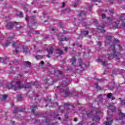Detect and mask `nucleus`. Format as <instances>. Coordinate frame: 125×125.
I'll list each match as a JSON object with an SVG mask.
<instances>
[{
	"instance_id": "obj_1",
	"label": "nucleus",
	"mask_w": 125,
	"mask_h": 125,
	"mask_svg": "<svg viewBox=\"0 0 125 125\" xmlns=\"http://www.w3.org/2000/svg\"><path fill=\"white\" fill-rule=\"evenodd\" d=\"M22 82H20L18 81H13L8 85H7L6 87L7 88H8V89H11V88H14L15 90H17V89H20V88H22L23 87L27 88L28 86H31V84L30 83H27L26 82H23L24 84L26 85L25 86L22 84Z\"/></svg>"
},
{
	"instance_id": "obj_2",
	"label": "nucleus",
	"mask_w": 125,
	"mask_h": 125,
	"mask_svg": "<svg viewBox=\"0 0 125 125\" xmlns=\"http://www.w3.org/2000/svg\"><path fill=\"white\" fill-rule=\"evenodd\" d=\"M111 50L107 51L108 55H106V57L110 60L112 58H116V59L119 60L122 57L121 56V53H118L117 54L116 51L115 50V44H113L111 46Z\"/></svg>"
},
{
	"instance_id": "obj_3",
	"label": "nucleus",
	"mask_w": 125,
	"mask_h": 125,
	"mask_svg": "<svg viewBox=\"0 0 125 125\" xmlns=\"http://www.w3.org/2000/svg\"><path fill=\"white\" fill-rule=\"evenodd\" d=\"M120 21H116L115 23V26H113V29L115 30V29H117V28H124V30H125V23H123L122 25L119 26L120 22L122 21H124V20H125V14H124L123 15L120 17Z\"/></svg>"
},
{
	"instance_id": "obj_4",
	"label": "nucleus",
	"mask_w": 125,
	"mask_h": 125,
	"mask_svg": "<svg viewBox=\"0 0 125 125\" xmlns=\"http://www.w3.org/2000/svg\"><path fill=\"white\" fill-rule=\"evenodd\" d=\"M106 106L108 108V110L107 111V116H110V117H113V115L111 114V113L113 112H115L116 111V107H115L114 104H108V105L106 104Z\"/></svg>"
},
{
	"instance_id": "obj_5",
	"label": "nucleus",
	"mask_w": 125,
	"mask_h": 125,
	"mask_svg": "<svg viewBox=\"0 0 125 125\" xmlns=\"http://www.w3.org/2000/svg\"><path fill=\"white\" fill-rule=\"evenodd\" d=\"M67 85H68V83H67V81H64L62 83V85L60 86H57V88H59L60 91L61 92H64V89L62 88V87L65 86V87H67Z\"/></svg>"
},
{
	"instance_id": "obj_6",
	"label": "nucleus",
	"mask_w": 125,
	"mask_h": 125,
	"mask_svg": "<svg viewBox=\"0 0 125 125\" xmlns=\"http://www.w3.org/2000/svg\"><path fill=\"white\" fill-rule=\"evenodd\" d=\"M52 75H54L55 76V78H57V77H61V76H62V72L60 71V70H55L54 74H51L50 75V76L51 78H53V76H52Z\"/></svg>"
},
{
	"instance_id": "obj_7",
	"label": "nucleus",
	"mask_w": 125,
	"mask_h": 125,
	"mask_svg": "<svg viewBox=\"0 0 125 125\" xmlns=\"http://www.w3.org/2000/svg\"><path fill=\"white\" fill-rule=\"evenodd\" d=\"M15 24L16 25H18V24H19V22L15 21L8 22L6 25L7 29H12V28H13V25H15Z\"/></svg>"
},
{
	"instance_id": "obj_8",
	"label": "nucleus",
	"mask_w": 125,
	"mask_h": 125,
	"mask_svg": "<svg viewBox=\"0 0 125 125\" xmlns=\"http://www.w3.org/2000/svg\"><path fill=\"white\" fill-rule=\"evenodd\" d=\"M35 20H36V18L35 17L31 16L30 17H26V21L27 22H31L32 24L35 23Z\"/></svg>"
},
{
	"instance_id": "obj_9",
	"label": "nucleus",
	"mask_w": 125,
	"mask_h": 125,
	"mask_svg": "<svg viewBox=\"0 0 125 125\" xmlns=\"http://www.w3.org/2000/svg\"><path fill=\"white\" fill-rule=\"evenodd\" d=\"M58 36V40H59L60 42H64V41H68V40H69L68 38H63V37H62V34L59 33V35H57Z\"/></svg>"
},
{
	"instance_id": "obj_10",
	"label": "nucleus",
	"mask_w": 125,
	"mask_h": 125,
	"mask_svg": "<svg viewBox=\"0 0 125 125\" xmlns=\"http://www.w3.org/2000/svg\"><path fill=\"white\" fill-rule=\"evenodd\" d=\"M13 47H15L16 48V51L15 52L17 53L19 50H20V49L19 48L20 47V45L18 44V43L16 42H14L13 43Z\"/></svg>"
},
{
	"instance_id": "obj_11",
	"label": "nucleus",
	"mask_w": 125,
	"mask_h": 125,
	"mask_svg": "<svg viewBox=\"0 0 125 125\" xmlns=\"http://www.w3.org/2000/svg\"><path fill=\"white\" fill-rule=\"evenodd\" d=\"M107 121L104 122L105 125H112V123H113V119L112 118L106 117Z\"/></svg>"
},
{
	"instance_id": "obj_12",
	"label": "nucleus",
	"mask_w": 125,
	"mask_h": 125,
	"mask_svg": "<svg viewBox=\"0 0 125 125\" xmlns=\"http://www.w3.org/2000/svg\"><path fill=\"white\" fill-rule=\"evenodd\" d=\"M82 115L83 117H85V116H86V117H89L90 115H92V112H90L88 110H84L83 111V113Z\"/></svg>"
},
{
	"instance_id": "obj_13",
	"label": "nucleus",
	"mask_w": 125,
	"mask_h": 125,
	"mask_svg": "<svg viewBox=\"0 0 125 125\" xmlns=\"http://www.w3.org/2000/svg\"><path fill=\"white\" fill-rule=\"evenodd\" d=\"M104 27H105V24H102V25H99L97 26L98 30H100L101 33H105V30H104Z\"/></svg>"
},
{
	"instance_id": "obj_14",
	"label": "nucleus",
	"mask_w": 125,
	"mask_h": 125,
	"mask_svg": "<svg viewBox=\"0 0 125 125\" xmlns=\"http://www.w3.org/2000/svg\"><path fill=\"white\" fill-rule=\"evenodd\" d=\"M79 63L81 71L84 70V69H85V67H86V65H85V64L83 62L82 60H80Z\"/></svg>"
},
{
	"instance_id": "obj_15",
	"label": "nucleus",
	"mask_w": 125,
	"mask_h": 125,
	"mask_svg": "<svg viewBox=\"0 0 125 125\" xmlns=\"http://www.w3.org/2000/svg\"><path fill=\"white\" fill-rule=\"evenodd\" d=\"M37 108H38L37 105H34L33 106H32L31 111L34 114V115H35V116H40L39 113H38V112L35 113V111L36 110V109H37Z\"/></svg>"
},
{
	"instance_id": "obj_16",
	"label": "nucleus",
	"mask_w": 125,
	"mask_h": 125,
	"mask_svg": "<svg viewBox=\"0 0 125 125\" xmlns=\"http://www.w3.org/2000/svg\"><path fill=\"white\" fill-rule=\"evenodd\" d=\"M49 48H50L49 50H48V48L46 49V50L48 51V54H52L53 53V48L52 46L49 47Z\"/></svg>"
},
{
	"instance_id": "obj_17",
	"label": "nucleus",
	"mask_w": 125,
	"mask_h": 125,
	"mask_svg": "<svg viewBox=\"0 0 125 125\" xmlns=\"http://www.w3.org/2000/svg\"><path fill=\"white\" fill-rule=\"evenodd\" d=\"M22 50L24 53H28L29 51L28 50V46H23L22 47Z\"/></svg>"
},
{
	"instance_id": "obj_18",
	"label": "nucleus",
	"mask_w": 125,
	"mask_h": 125,
	"mask_svg": "<svg viewBox=\"0 0 125 125\" xmlns=\"http://www.w3.org/2000/svg\"><path fill=\"white\" fill-rule=\"evenodd\" d=\"M111 39H112V36L106 37V39L105 42V43H110V42H111Z\"/></svg>"
},
{
	"instance_id": "obj_19",
	"label": "nucleus",
	"mask_w": 125,
	"mask_h": 125,
	"mask_svg": "<svg viewBox=\"0 0 125 125\" xmlns=\"http://www.w3.org/2000/svg\"><path fill=\"white\" fill-rule=\"evenodd\" d=\"M100 120V118H99V117L98 116H95L93 118V122H96L97 123H98V122H99Z\"/></svg>"
},
{
	"instance_id": "obj_20",
	"label": "nucleus",
	"mask_w": 125,
	"mask_h": 125,
	"mask_svg": "<svg viewBox=\"0 0 125 125\" xmlns=\"http://www.w3.org/2000/svg\"><path fill=\"white\" fill-rule=\"evenodd\" d=\"M85 15H86V13L84 11H82L81 13H80L79 15L80 17H82V16H85Z\"/></svg>"
},
{
	"instance_id": "obj_21",
	"label": "nucleus",
	"mask_w": 125,
	"mask_h": 125,
	"mask_svg": "<svg viewBox=\"0 0 125 125\" xmlns=\"http://www.w3.org/2000/svg\"><path fill=\"white\" fill-rule=\"evenodd\" d=\"M52 122L48 121V119H46L45 123H44L45 125H54V124H51Z\"/></svg>"
},
{
	"instance_id": "obj_22",
	"label": "nucleus",
	"mask_w": 125,
	"mask_h": 125,
	"mask_svg": "<svg viewBox=\"0 0 125 125\" xmlns=\"http://www.w3.org/2000/svg\"><path fill=\"white\" fill-rule=\"evenodd\" d=\"M65 94L66 97H67V96H70V95H71V94H72V93H71V92H70V91H69L68 89H66L65 90Z\"/></svg>"
},
{
	"instance_id": "obj_23",
	"label": "nucleus",
	"mask_w": 125,
	"mask_h": 125,
	"mask_svg": "<svg viewBox=\"0 0 125 125\" xmlns=\"http://www.w3.org/2000/svg\"><path fill=\"white\" fill-rule=\"evenodd\" d=\"M24 66H25V67H29V66H31V62H25L23 63Z\"/></svg>"
},
{
	"instance_id": "obj_24",
	"label": "nucleus",
	"mask_w": 125,
	"mask_h": 125,
	"mask_svg": "<svg viewBox=\"0 0 125 125\" xmlns=\"http://www.w3.org/2000/svg\"><path fill=\"white\" fill-rule=\"evenodd\" d=\"M105 12H108V14H113L114 13V9H111L110 10H106Z\"/></svg>"
},
{
	"instance_id": "obj_25",
	"label": "nucleus",
	"mask_w": 125,
	"mask_h": 125,
	"mask_svg": "<svg viewBox=\"0 0 125 125\" xmlns=\"http://www.w3.org/2000/svg\"><path fill=\"white\" fill-rule=\"evenodd\" d=\"M17 14L18 16H19V17H20L21 18H22V17H23V14L21 12H18Z\"/></svg>"
},
{
	"instance_id": "obj_26",
	"label": "nucleus",
	"mask_w": 125,
	"mask_h": 125,
	"mask_svg": "<svg viewBox=\"0 0 125 125\" xmlns=\"http://www.w3.org/2000/svg\"><path fill=\"white\" fill-rule=\"evenodd\" d=\"M57 50H58V54H59L60 55L63 54V51L62 50H61L60 48H57Z\"/></svg>"
},
{
	"instance_id": "obj_27",
	"label": "nucleus",
	"mask_w": 125,
	"mask_h": 125,
	"mask_svg": "<svg viewBox=\"0 0 125 125\" xmlns=\"http://www.w3.org/2000/svg\"><path fill=\"white\" fill-rule=\"evenodd\" d=\"M114 20H115L114 17H112V18L108 17L107 18V20L108 21H109L110 23H111V22H112V21H114Z\"/></svg>"
},
{
	"instance_id": "obj_28",
	"label": "nucleus",
	"mask_w": 125,
	"mask_h": 125,
	"mask_svg": "<svg viewBox=\"0 0 125 125\" xmlns=\"http://www.w3.org/2000/svg\"><path fill=\"white\" fill-rule=\"evenodd\" d=\"M6 58H0V62L1 63H5V61H6Z\"/></svg>"
},
{
	"instance_id": "obj_29",
	"label": "nucleus",
	"mask_w": 125,
	"mask_h": 125,
	"mask_svg": "<svg viewBox=\"0 0 125 125\" xmlns=\"http://www.w3.org/2000/svg\"><path fill=\"white\" fill-rule=\"evenodd\" d=\"M17 100H18V101H22V97L21 96V95H18V97H17Z\"/></svg>"
},
{
	"instance_id": "obj_30",
	"label": "nucleus",
	"mask_w": 125,
	"mask_h": 125,
	"mask_svg": "<svg viewBox=\"0 0 125 125\" xmlns=\"http://www.w3.org/2000/svg\"><path fill=\"white\" fill-rule=\"evenodd\" d=\"M119 116L121 118H125V114H124V113H122V112H120Z\"/></svg>"
},
{
	"instance_id": "obj_31",
	"label": "nucleus",
	"mask_w": 125,
	"mask_h": 125,
	"mask_svg": "<svg viewBox=\"0 0 125 125\" xmlns=\"http://www.w3.org/2000/svg\"><path fill=\"white\" fill-rule=\"evenodd\" d=\"M102 113V110L100 109V108H98V110L96 111V115H98L99 114H101Z\"/></svg>"
},
{
	"instance_id": "obj_32",
	"label": "nucleus",
	"mask_w": 125,
	"mask_h": 125,
	"mask_svg": "<svg viewBox=\"0 0 125 125\" xmlns=\"http://www.w3.org/2000/svg\"><path fill=\"white\" fill-rule=\"evenodd\" d=\"M71 62L72 65H74V64L76 63V59H75L74 58H72V60L71 61Z\"/></svg>"
},
{
	"instance_id": "obj_33",
	"label": "nucleus",
	"mask_w": 125,
	"mask_h": 125,
	"mask_svg": "<svg viewBox=\"0 0 125 125\" xmlns=\"http://www.w3.org/2000/svg\"><path fill=\"white\" fill-rule=\"evenodd\" d=\"M34 85L36 86V87L37 88H39V87H41V86L40 85V84H38V83L35 82L34 83Z\"/></svg>"
},
{
	"instance_id": "obj_34",
	"label": "nucleus",
	"mask_w": 125,
	"mask_h": 125,
	"mask_svg": "<svg viewBox=\"0 0 125 125\" xmlns=\"http://www.w3.org/2000/svg\"><path fill=\"white\" fill-rule=\"evenodd\" d=\"M36 59H37V60H39V59H42V56H36L35 57Z\"/></svg>"
},
{
	"instance_id": "obj_35",
	"label": "nucleus",
	"mask_w": 125,
	"mask_h": 125,
	"mask_svg": "<svg viewBox=\"0 0 125 125\" xmlns=\"http://www.w3.org/2000/svg\"><path fill=\"white\" fill-rule=\"evenodd\" d=\"M10 44V41H7V43L5 44L4 45H3V46H8Z\"/></svg>"
},
{
	"instance_id": "obj_36",
	"label": "nucleus",
	"mask_w": 125,
	"mask_h": 125,
	"mask_svg": "<svg viewBox=\"0 0 125 125\" xmlns=\"http://www.w3.org/2000/svg\"><path fill=\"white\" fill-rule=\"evenodd\" d=\"M112 93H108L106 95L107 98H111L112 97Z\"/></svg>"
},
{
	"instance_id": "obj_37",
	"label": "nucleus",
	"mask_w": 125,
	"mask_h": 125,
	"mask_svg": "<svg viewBox=\"0 0 125 125\" xmlns=\"http://www.w3.org/2000/svg\"><path fill=\"white\" fill-rule=\"evenodd\" d=\"M2 97L3 99V100H5V99H6V98H7V95H2Z\"/></svg>"
},
{
	"instance_id": "obj_38",
	"label": "nucleus",
	"mask_w": 125,
	"mask_h": 125,
	"mask_svg": "<svg viewBox=\"0 0 125 125\" xmlns=\"http://www.w3.org/2000/svg\"><path fill=\"white\" fill-rule=\"evenodd\" d=\"M19 110V108H18V107H15V109H14V113H17Z\"/></svg>"
},
{
	"instance_id": "obj_39",
	"label": "nucleus",
	"mask_w": 125,
	"mask_h": 125,
	"mask_svg": "<svg viewBox=\"0 0 125 125\" xmlns=\"http://www.w3.org/2000/svg\"><path fill=\"white\" fill-rule=\"evenodd\" d=\"M93 6L91 4H89L88 5V7H89L88 11H90L91 10V8H92Z\"/></svg>"
},
{
	"instance_id": "obj_40",
	"label": "nucleus",
	"mask_w": 125,
	"mask_h": 125,
	"mask_svg": "<svg viewBox=\"0 0 125 125\" xmlns=\"http://www.w3.org/2000/svg\"><path fill=\"white\" fill-rule=\"evenodd\" d=\"M121 104L122 106L125 105V101H121Z\"/></svg>"
},
{
	"instance_id": "obj_41",
	"label": "nucleus",
	"mask_w": 125,
	"mask_h": 125,
	"mask_svg": "<svg viewBox=\"0 0 125 125\" xmlns=\"http://www.w3.org/2000/svg\"><path fill=\"white\" fill-rule=\"evenodd\" d=\"M98 99L100 100V101H101L102 100V95H100L98 97Z\"/></svg>"
},
{
	"instance_id": "obj_42",
	"label": "nucleus",
	"mask_w": 125,
	"mask_h": 125,
	"mask_svg": "<svg viewBox=\"0 0 125 125\" xmlns=\"http://www.w3.org/2000/svg\"><path fill=\"white\" fill-rule=\"evenodd\" d=\"M54 118L55 119H58V120H60V117H59V115H55Z\"/></svg>"
},
{
	"instance_id": "obj_43",
	"label": "nucleus",
	"mask_w": 125,
	"mask_h": 125,
	"mask_svg": "<svg viewBox=\"0 0 125 125\" xmlns=\"http://www.w3.org/2000/svg\"><path fill=\"white\" fill-rule=\"evenodd\" d=\"M83 35H87L88 34V31H83Z\"/></svg>"
},
{
	"instance_id": "obj_44",
	"label": "nucleus",
	"mask_w": 125,
	"mask_h": 125,
	"mask_svg": "<svg viewBox=\"0 0 125 125\" xmlns=\"http://www.w3.org/2000/svg\"><path fill=\"white\" fill-rule=\"evenodd\" d=\"M102 17L103 19H105V18H106V15H105V14H103L102 15Z\"/></svg>"
},
{
	"instance_id": "obj_45",
	"label": "nucleus",
	"mask_w": 125,
	"mask_h": 125,
	"mask_svg": "<svg viewBox=\"0 0 125 125\" xmlns=\"http://www.w3.org/2000/svg\"><path fill=\"white\" fill-rule=\"evenodd\" d=\"M14 64H18V60H15L13 61Z\"/></svg>"
},
{
	"instance_id": "obj_46",
	"label": "nucleus",
	"mask_w": 125,
	"mask_h": 125,
	"mask_svg": "<svg viewBox=\"0 0 125 125\" xmlns=\"http://www.w3.org/2000/svg\"><path fill=\"white\" fill-rule=\"evenodd\" d=\"M102 65L103 66H104V67H105V66H107V64H106V62H105V61L102 62Z\"/></svg>"
},
{
	"instance_id": "obj_47",
	"label": "nucleus",
	"mask_w": 125,
	"mask_h": 125,
	"mask_svg": "<svg viewBox=\"0 0 125 125\" xmlns=\"http://www.w3.org/2000/svg\"><path fill=\"white\" fill-rule=\"evenodd\" d=\"M94 86H95V87L96 88H99V86H98V83H95L94 84Z\"/></svg>"
},
{
	"instance_id": "obj_48",
	"label": "nucleus",
	"mask_w": 125,
	"mask_h": 125,
	"mask_svg": "<svg viewBox=\"0 0 125 125\" xmlns=\"http://www.w3.org/2000/svg\"><path fill=\"white\" fill-rule=\"evenodd\" d=\"M98 21L96 19L93 20V22H94V23H97Z\"/></svg>"
},
{
	"instance_id": "obj_49",
	"label": "nucleus",
	"mask_w": 125,
	"mask_h": 125,
	"mask_svg": "<svg viewBox=\"0 0 125 125\" xmlns=\"http://www.w3.org/2000/svg\"><path fill=\"white\" fill-rule=\"evenodd\" d=\"M114 42H119V40L116 39L114 40Z\"/></svg>"
},
{
	"instance_id": "obj_50",
	"label": "nucleus",
	"mask_w": 125,
	"mask_h": 125,
	"mask_svg": "<svg viewBox=\"0 0 125 125\" xmlns=\"http://www.w3.org/2000/svg\"><path fill=\"white\" fill-rule=\"evenodd\" d=\"M98 45H99V46H101L102 44H101V42H99L98 43Z\"/></svg>"
},
{
	"instance_id": "obj_51",
	"label": "nucleus",
	"mask_w": 125,
	"mask_h": 125,
	"mask_svg": "<svg viewBox=\"0 0 125 125\" xmlns=\"http://www.w3.org/2000/svg\"><path fill=\"white\" fill-rule=\"evenodd\" d=\"M66 12H71V10L70 9H67Z\"/></svg>"
},
{
	"instance_id": "obj_52",
	"label": "nucleus",
	"mask_w": 125,
	"mask_h": 125,
	"mask_svg": "<svg viewBox=\"0 0 125 125\" xmlns=\"http://www.w3.org/2000/svg\"><path fill=\"white\" fill-rule=\"evenodd\" d=\"M78 5H79V3L74 4V7H77V6H78Z\"/></svg>"
},
{
	"instance_id": "obj_53",
	"label": "nucleus",
	"mask_w": 125,
	"mask_h": 125,
	"mask_svg": "<svg viewBox=\"0 0 125 125\" xmlns=\"http://www.w3.org/2000/svg\"><path fill=\"white\" fill-rule=\"evenodd\" d=\"M19 77H23V74H20L19 75Z\"/></svg>"
},
{
	"instance_id": "obj_54",
	"label": "nucleus",
	"mask_w": 125,
	"mask_h": 125,
	"mask_svg": "<svg viewBox=\"0 0 125 125\" xmlns=\"http://www.w3.org/2000/svg\"><path fill=\"white\" fill-rule=\"evenodd\" d=\"M21 28H22V26L17 27V30H19V29H21Z\"/></svg>"
},
{
	"instance_id": "obj_55",
	"label": "nucleus",
	"mask_w": 125,
	"mask_h": 125,
	"mask_svg": "<svg viewBox=\"0 0 125 125\" xmlns=\"http://www.w3.org/2000/svg\"><path fill=\"white\" fill-rule=\"evenodd\" d=\"M69 105V104H64V106L65 107H68V105Z\"/></svg>"
},
{
	"instance_id": "obj_56",
	"label": "nucleus",
	"mask_w": 125,
	"mask_h": 125,
	"mask_svg": "<svg viewBox=\"0 0 125 125\" xmlns=\"http://www.w3.org/2000/svg\"><path fill=\"white\" fill-rule=\"evenodd\" d=\"M42 52V50H39L38 51H37V53H39V52Z\"/></svg>"
},
{
	"instance_id": "obj_57",
	"label": "nucleus",
	"mask_w": 125,
	"mask_h": 125,
	"mask_svg": "<svg viewBox=\"0 0 125 125\" xmlns=\"http://www.w3.org/2000/svg\"><path fill=\"white\" fill-rule=\"evenodd\" d=\"M65 51H67L68 50V47H65L64 49Z\"/></svg>"
},
{
	"instance_id": "obj_58",
	"label": "nucleus",
	"mask_w": 125,
	"mask_h": 125,
	"mask_svg": "<svg viewBox=\"0 0 125 125\" xmlns=\"http://www.w3.org/2000/svg\"><path fill=\"white\" fill-rule=\"evenodd\" d=\"M65 6V3H62V7H64Z\"/></svg>"
},
{
	"instance_id": "obj_59",
	"label": "nucleus",
	"mask_w": 125,
	"mask_h": 125,
	"mask_svg": "<svg viewBox=\"0 0 125 125\" xmlns=\"http://www.w3.org/2000/svg\"><path fill=\"white\" fill-rule=\"evenodd\" d=\"M92 1L93 2H96V1H97V0H92Z\"/></svg>"
},
{
	"instance_id": "obj_60",
	"label": "nucleus",
	"mask_w": 125,
	"mask_h": 125,
	"mask_svg": "<svg viewBox=\"0 0 125 125\" xmlns=\"http://www.w3.org/2000/svg\"><path fill=\"white\" fill-rule=\"evenodd\" d=\"M41 65H43V61H42L41 62Z\"/></svg>"
},
{
	"instance_id": "obj_61",
	"label": "nucleus",
	"mask_w": 125,
	"mask_h": 125,
	"mask_svg": "<svg viewBox=\"0 0 125 125\" xmlns=\"http://www.w3.org/2000/svg\"><path fill=\"white\" fill-rule=\"evenodd\" d=\"M14 38V36H13V37L10 36L9 37V39H13Z\"/></svg>"
},
{
	"instance_id": "obj_62",
	"label": "nucleus",
	"mask_w": 125,
	"mask_h": 125,
	"mask_svg": "<svg viewBox=\"0 0 125 125\" xmlns=\"http://www.w3.org/2000/svg\"><path fill=\"white\" fill-rule=\"evenodd\" d=\"M77 121H78V120H77V118H74V122H77Z\"/></svg>"
},
{
	"instance_id": "obj_63",
	"label": "nucleus",
	"mask_w": 125,
	"mask_h": 125,
	"mask_svg": "<svg viewBox=\"0 0 125 125\" xmlns=\"http://www.w3.org/2000/svg\"><path fill=\"white\" fill-rule=\"evenodd\" d=\"M125 125V122H123L122 125Z\"/></svg>"
},
{
	"instance_id": "obj_64",
	"label": "nucleus",
	"mask_w": 125,
	"mask_h": 125,
	"mask_svg": "<svg viewBox=\"0 0 125 125\" xmlns=\"http://www.w3.org/2000/svg\"><path fill=\"white\" fill-rule=\"evenodd\" d=\"M78 125H83V124H82L81 123H79Z\"/></svg>"
}]
</instances>
